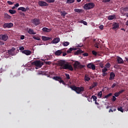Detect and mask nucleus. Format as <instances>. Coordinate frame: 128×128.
<instances>
[{
    "instance_id": "obj_8",
    "label": "nucleus",
    "mask_w": 128,
    "mask_h": 128,
    "mask_svg": "<svg viewBox=\"0 0 128 128\" xmlns=\"http://www.w3.org/2000/svg\"><path fill=\"white\" fill-rule=\"evenodd\" d=\"M0 40L6 42L8 40V36L7 34H0Z\"/></svg>"
},
{
    "instance_id": "obj_11",
    "label": "nucleus",
    "mask_w": 128,
    "mask_h": 128,
    "mask_svg": "<svg viewBox=\"0 0 128 128\" xmlns=\"http://www.w3.org/2000/svg\"><path fill=\"white\" fill-rule=\"evenodd\" d=\"M112 30H118L119 28H120V24H118V23L117 22H114L112 25Z\"/></svg>"
},
{
    "instance_id": "obj_36",
    "label": "nucleus",
    "mask_w": 128,
    "mask_h": 128,
    "mask_svg": "<svg viewBox=\"0 0 128 128\" xmlns=\"http://www.w3.org/2000/svg\"><path fill=\"white\" fill-rule=\"evenodd\" d=\"M105 68H110V63H107L106 65H105Z\"/></svg>"
},
{
    "instance_id": "obj_37",
    "label": "nucleus",
    "mask_w": 128,
    "mask_h": 128,
    "mask_svg": "<svg viewBox=\"0 0 128 128\" xmlns=\"http://www.w3.org/2000/svg\"><path fill=\"white\" fill-rule=\"evenodd\" d=\"M98 96H100V98L102 96V91L99 92L98 94Z\"/></svg>"
},
{
    "instance_id": "obj_32",
    "label": "nucleus",
    "mask_w": 128,
    "mask_h": 128,
    "mask_svg": "<svg viewBox=\"0 0 128 128\" xmlns=\"http://www.w3.org/2000/svg\"><path fill=\"white\" fill-rule=\"evenodd\" d=\"M112 96V93H110L107 95L104 96V98H110V96Z\"/></svg>"
},
{
    "instance_id": "obj_22",
    "label": "nucleus",
    "mask_w": 128,
    "mask_h": 128,
    "mask_svg": "<svg viewBox=\"0 0 128 128\" xmlns=\"http://www.w3.org/2000/svg\"><path fill=\"white\" fill-rule=\"evenodd\" d=\"M28 8H26L24 7H20L18 8V10H22V12H26Z\"/></svg>"
},
{
    "instance_id": "obj_46",
    "label": "nucleus",
    "mask_w": 128,
    "mask_h": 128,
    "mask_svg": "<svg viewBox=\"0 0 128 128\" xmlns=\"http://www.w3.org/2000/svg\"><path fill=\"white\" fill-rule=\"evenodd\" d=\"M14 52H12V51H11L10 50H8V54H10L11 56H14Z\"/></svg>"
},
{
    "instance_id": "obj_50",
    "label": "nucleus",
    "mask_w": 128,
    "mask_h": 128,
    "mask_svg": "<svg viewBox=\"0 0 128 128\" xmlns=\"http://www.w3.org/2000/svg\"><path fill=\"white\" fill-rule=\"evenodd\" d=\"M100 68H104V64H102V62H100Z\"/></svg>"
},
{
    "instance_id": "obj_3",
    "label": "nucleus",
    "mask_w": 128,
    "mask_h": 128,
    "mask_svg": "<svg viewBox=\"0 0 128 128\" xmlns=\"http://www.w3.org/2000/svg\"><path fill=\"white\" fill-rule=\"evenodd\" d=\"M94 8V2H90L88 4H86L84 6V10H92V8Z\"/></svg>"
},
{
    "instance_id": "obj_9",
    "label": "nucleus",
    "mask_w": 128,
    "mask_h": 128,
    "mask_svg": "<svg viewBox=\"0 0 128 128\" xmlns=\"http://www.w3.org/2000/svg\"><path fill=\"white\" fill-rule=\"evenodd\" d=\"M74 66H75V68H76V66H78L79 68H84V65L80 64V63L77 61L75 62L74 64Z\"/></svg>"
},
{
    "instance_id": "obj_62",
    "label": "nucleus",
    "mask_w": 128,
    "mask_h": 128,
    "mask_svg": "<svg viewBox=\"0 0 128 128\" xmlns=\"http://www.w3.org/2000/svg\"><path fill=\"white\" fill-rule=\"evenodd\" d=\"M15 8H18V6H20V4H18V3L14 5Z\"/></svg>"
},
{
    "instance_id": "obj_44",
    "label": "nucleus",
    "mask_w": 128,
    "mask_h": 128,
    "mask_svg": "<svg viewBox=\"0 0 128 128\" xmlns=\"http://www.w3.org/2000/svg\"><path fill=\"white\" fill-rule=\"evenodd\" d=\"M80 22L81 23V24H84V26H86V24H88V23L86 22V21H84V20H81Z\"/></svg>"
},
{
    "instance_id": "obj_28",
    "label": "nucleus",
    "mask_w": 128,
    "mask_h": 128,
    "mask_svg": "<svg viewBox=\"0 0 128 128\" xmlns=\"http://www.w3.org/2000/svg\"><path fill=\"white\" fill-rule=\"evenodd\" d=\"M70 44V42H64L62 43V46H69Z\"/></svg>"
},
{
    "instance_id": "obj_15",
    "label": "nucleus",
    "mask_w": 128,
    "mask_h": 128,
    "mask_svg": "<svg viewBox=\"0 0 128 128\" xmlns=\"http://www.w3.org/2000/svg\"><path fill=\"white\" fill-rule=\"evenodd\" d=\"M53 80H56L57 82H60V80H62V77L58 76H55L52 78Z\"/></svg>"
},
{
    "instance_id": "obj_25",
    "label": "nucleus",
    "mask_w": 128,
    "mask_h": 128,
    "mask_svg": "<svg viewBox=\"0 0 128 128\" xmlns=\"http://www.w3.org/2000/svg\"><path fill=\"white\" fill-rule=\"evenodd\" d=\"M80 54H84V51L82 50H78L76 52H74L75 55Z\"/></svg>"
},
{
    "instance_id": "obj_54",
    "label": "nucleus",
    "mask_w": 128,
    "mask_h": 128,
    "mask_svg": "<svg viewBox=\"0 0 128 128\" xmlns=\"http://www.w3.org/2000/svg\"><path fill=\"white\" fill-rule=\"evenodd\" d=\"M102 2H110V0H102Z\"/></svg>"
},
{
    "instance_id": "obj_4",
    "label": "nucleus",
    "mask_w": 128,
    "mask_h": 128,
    "mask_svg": "<svg viewBox=\"0 0 128 128\" xmlns=\"http://www.w3.org/2000/svg\"><path fill=\"white\" fill-rule=\"evenodd\" d=\"M32 66H35L36 68H42L44 66V64L40 62V60H36L32 62Z\"/></svg>"
},
{
    "instance_id": "obj_63",
    "label": "nucleus",
    "mask_w": 128,
    "mask_h": 128,
    "mask_svg": "<svg viewBox=\"0 0 128 128\" xmlns=\"http://www.w3.org/2000/svg\"><path fill=\"white\" fill-rule=\"evenodd\" d=\"M46 64H52V62H46Z\"/></svg>"
},
{
    "instance_id": "obj_35",
    "label": "nucleus",
    "mask_w": 128,
    "mask_h": 128,
    "mask_svg": "<svg viewBox=\"0 0 128 128\" xmlns=\"http://www.w3.org/2000/svg\"><path fill=\"white\" fill-rule=\"evenodd\" d=\"M118 83H114L111 86V88H114L115 86H118Z\"/></svg>"
},
{
    "instance_id": "obj_60",
    "label": "nucleus",
    "mask_w": 128,
    "mask_h": 128,
    "mask_svg": "<svg viewBox=\"0 0 128 128\" xmlns=\"http://www.w3.org/2000/svg\"><path fill=\"white\" fill-rule=\"evenodd\" d=\"M99 28H100V30H103V28H104V25H100L99 26Z\"/></svg>"
},
{
    "instance_id": "obj_49",
    "label": "nucleus",
    "mask_w": 128,
    "mask_h": 128,
    "mask_svg": "<svg viewBox=\"0 0 128 128\" xmlns=\"http://www.w3.org/2000/svg\"><path fill=\"white\" fill-rule=\"evenodd\" d=\"M126 92V90H121L120 91L118 92V93L120 94H122V92Z\"/></svg>"
},
{
    "instance_id": "obj_58",
    "label": "nucleus",
    "mask_w": 128,
    "mask_h": 128,
    "mask_svg": "<svg viewBox=\"0 0 128 128\" xmlns=\"http://www.w3.org/2000/svg\"><path fill=\"white\" fill-rule=\"evenodd\" d=\"M84 56H88V54L87 52L84 53L83 54Z\"/></svg>"
},
{
    "instance_id": "obj_39",
    "label": "nucleus",
    "mask_w": 128,
    "mask_h": 128,
    "mask_svg": "<svg viewBox=\"0 0 128 128\" xmlns=\"http://www.w3.org/2000/svg\"><path fill=\"white\" fill-rule=\"evenodd\" d=\"M120 93L118 92H116L114 94V96L116 97V98H118V96H120Z\"/></svg>"
},
{
    "instance_id": "obj_61",
    "label": "nucleus",
    "mask_w": 128,
    "mask_h": 128,
    "mask_svg": "<svg viewBox=\"0 0 128 128\" xmlns=\"http://www.w3.org/2000/svg\"><path fill=\"white\" fill-rule=\"evenodd\" d=\"M20 38V40H24V35L21 36Z\"/></svg>"
},
{
    "instance_id": "obj_12",
    "label": "nucleus",
    "mask_w": 128,
    "mask_h": 128,
    "mask_svg": "<svg viewBox=\"0 0 128 128\" xmlns=\"http://www.w3.org/2000/svg\"><path fill=\"white\" fill-rule=\"evenodd\" d=\"M87 68H91V70H96V66L92 63H90L87 65Z\"/></svg>"
},
{
    "instance_id": "obj_6",
    "label": "nucleus",
    "mask_w": 128,
    "mask_h": 128,
    "mask_svg": "<svg viewBox=\"0 0 128 128\" xmlns=\"http://www.w3.org/2000/svg\"><path fill=\"white\" fill-rule=\"evenodd\" d=\"M14 26V24L10 22V23H5L3 24V28H12Z\"/></svg>"
},
{
    "instance_id": "obj_29",
    "label": "nucleus",
    "mask_w": 128,
    "mask_h": 128,
    "mask_svg": "<svg viewBox=\"0 0 128 128\" xmlns=\"http://www.w3.org/2000/svg\"><path fill=\"white\" fill-rule=\"evenodd\" d=\"M9 12L11 14H14L16 12V10H10Z\"/></svg>"
},
{
    "instance_id": "obj_56",
    "label": "nucleus",
    "mask_w": 128,
    "mask_h": 128,
    "mask_svg": "<svg viewBox=\"0 0 128 128\" xmlns=\"http://www.w3.org/2000/svg\"><path fill=\"white\" fill-rule=\"evenodd\" d=\"M11 50V52H14L15 50H16V48L13 47L12 48L11 50Z\"/></svg>"
},
{
    "instance_id": "obj_5",
    "label": "nucleus",
    "mask_w": 128,
    "mask_h": 128,
    "mask_svg": "<svg viewBox=\"0 0 128 128\" xmlns=\"http://www.w3.org/2000/svg\"><path fill=\"white\" fill-rule=\"evenodd\" d=\"M32 24H33L34 26H39V24H40V20L35 18L32 20Z\"/></svg>"
},
{
    "instance_id": "obj_51",
    "label": "nucleus",
    "mask_w": 128,
    "mask_h": 128,
    "mask_svg": "<svg viewBox=\"0 0 128 128\" xmlns=\"http://www.w3.org/2000/svg\"><path fill=\"white\" fill-rule=\"evenodd\" d=\"M98 44H100V43L98 42L96 43L94 45L95 48H98Z\"/></svg>"
},
{
    "instance_id": "obj_45",
    "label": "nucleus",
    "mask_w": 128,
    "mask_h": 128,
    "mask_svg": "<svg viewBox=\"0 0 128 128\" xmlns=\"http://www.w3.org/2000/svg\"><path fill=\"white\" fill-rule=\"evenodd\" d=\"M46 2L50 4V3H52V2H56V0H46Z\"/></svg>"
},
{
    "instance_id": "obj_47",
    "label": "nucleus",
    "mask_w": 128,
    "mask_h": 128,
    "mask_svg": "<svg viewBox=\"0 0 128 128\" xmlns=\"http://www.w3.org/2000/svg\"><path fill=\"white\" fill-rule=\"evenodd\" d=\"M108 70V68H106V67L104 68L102 70V72H106V71Z\"/></svg>"
},
{
    "instance_id": "obj_38",
    "label": "nucleus",
    "mask_w": 128,
    "mask_h": 128,
    "mask_svg": "<svg viewBox=\"0 0 128 128\" xmlns=\"http://www.w3.org/2000/svg\"><path fill=\"white\" fill-rule=\"evenodd\" d=\"M118 112H124V109H122V107L118 108Z\"/></svg>"
},
{
    "instance_id": "obj_13",
    "label": "nucleus",
    "mask_w": 128,
    "mask_h": 128,
    "mask_svg": "<svg viewBox=\"0 0 128 128\" xmlns=\"http://www.w3.org/2000/svg\"><path fill=\"white\" fill-rule=\"evenodd\" d=\"M22 52V54H26V56H30L32 54V51L30 50H24Z\"/></svg>"
},
{
    "instance_id": "obj_34",
    "label": "nucleus",
    "mask_w": 128,
    "mask_h": 128,
    "mask_svg": "<svg viewBox=\"0 0 128 128\" xmlns=\"http://www.w3.org/2000/svg\"><path fill=\"white\" fill-rule=\"evenodd\" d=\"M91 98H93L94 102H96V100H98V98L96 97V96H92Z\"/></svg>"
},
{
    "instance_id": "obj_2",
    "label": "nucleus",
    "mask_w": 128,
    "mask_h": 128,
    "mask_svg": "<svg viewBox=\"0 0 128 128\" xmlns=\"http://www.w3.org/2000/svg\"><path fill=\"white\" fill-rule=\"evenodd\" d=\"M69 88L72 90H74L78 94H82L83 92H84V86H70Z\"/></svg>"
},
{
    "instance_id": "obj_41",
    "label": "nucleus",
    "mask_w": 128,
    "mask_h": 128,
    "mask_svg": "<svg viewBox=\"0 0 128 128\" xmlns=\"http://www.w3.org/2000/svg\"><path fill=\"white\" fill-rule=\"evenodd\" d=\"M92 54H93V56H96L98 55V52H96L95 50H92Z\"/></svg>"
},
{
    "instance_id": "obj_26",
    "label": "nucleus",
    "mask_w": 128,
    "mask_h": 128,
    "mask_svg": "<svg viewBox=\"0 0 128 128\" xmlns=\"http://www.w3.org/2000/svg\"><path fill=\"white\" fill-rule=\"evenodd\" d=\"M114 18H116V16H114V15L109 16H108V20H114Z\"/></svg>"
},
{
    "instance_id": "obj_18",
    "label": "nucleus",
    "mask_w": 128,
    "mask_h": 128,
    "mask_svg": "<svg viewBox=\"0 0 128 128\" xmlns=\"http://www.w3.org/2000/svg\"><path fill=\"white\" fill-rule=\"evenodd\" d=\"M117 62L120 64H124V60L120 56H117Z\"/></svg>"
},
{
    "instance_id": "obj_23",
    "label": "nucleus",
    "mask_w": 128,
    "mask_h": 128,
    "mask_svg": "<svg viewBox=\"0 0 128 128\" xmlns=\"http://www.w3.org/2000/svg\"><path fill=\"white\" fill-rule=\"evenodd\" d=\"M60 14L62 16L65 18L66 16L68 14V12H66V11H61Z\"/></svg>"
},
{
    "instance_id": "obj_17",
    "label": "nucleus",
    "mask_w": 128,
    "mask_h": 128,
    "mask_svg": "<svg viewBox=\"0 0 128 128\" xmlns=\"http://www.w3.org/2000/svg\"><path fill=\"white\" fill-rule=\"evenodd\" d=\"M115 76H116V74H114V72H111L110 73V77L109 78L110 80H114Z\"/></svg>"
},
{
    "instance_id": "obj_43",
    "label": "nucleus",
    "mask_w": 128,
    "mask_h": 128,
    "mask_svg": "<svg viewBox=\"0 0 128 128\" xmlns=\"http://www.w3.org/2000/svg\"><path fill=\"white\" fill-rule=\"evenodd\" d=\"M65 76H66V78H67V80H70V74H65Z\"/></svg>"
},
{
    "instance_id": "obj_53",
    "label": "nucleus",
    "mask_w": 128,
    "mask_h": 128,
    "mask_svg": "<svg viewBox=\"0 0 128 128\" xmlns=\"http://www.w3.org/2000/svg\"><path fill=\"white\" fill-rule=\"evenodd\" d=\"M20 50H22V52H24V46H21L19 48Z\"/></svg>"
},
{
    "instance_id": "obj_7",
    "label": "nucleus",
    "mask_w": 128,
    "mask_h": 128,
    "mask_svg": "<svg viewBox=\"0 0 128 128\" xmlns=\"http://www.w3.org/2000/svg\"><path fill=\"white\" fill-rule=\"evenodd\" d=\"M125 12H128V6H126L124 8L122 7L120 8V12L121 14H122V16H124V14H124Z\"/></svg>"
},
{
    "instance_id": "obj_24",
    "label": "nucleus",
    "mask_w": 128,
    "mask_h": 128,
    "mask_svg": "<svg viewBox=\"0 0 128 128\" xmlns=\"http://www.w3.org/2000/svg\"><path fill=\"white\" fill-rule=\"evenodd\" d=\"M72 50H76V48H70L68 50H67V54H71Z\"/></svg>"
},
{
    "instance_id": "obj_16",
    "label": "nucleus",
    "mask_w": 128,
    "mask_h": 128,
    "mask_svg": "<svg viewBox=\"0 0 128 128\" xmlns=\"http://www.w3.org/2000/svg\"><path fill=\"white\" fill-rule=\"evenodd\" d=\"M60 42V38H54L52 42V44H58Z\"/></svg>"
},
{
    "instance_id": "obj_20",
    "label": "nucleus",
    "mask_w": 128,
    "mask_h": 128,
    "mask_svg": "<svg viewBox=\"0 0 128 128\" xmlns=\"http://www.w3.org/2000/svg\"><path fill=\"white\" fill-rule=\"evenodd\" d=\"M28 34H36V32L34 31V30L30 28L28 30Z\"/></svg>"
},
{
    "instance_id": "obj_59",
    "label": "nucleus",
    "mask_w": 128,
    "mask_h": 128,
    "mask_svg": "<svg viewBox=\"0 0 128 128\" xmlns=\"http://www.w3.org/2000/svg\"><path fill=\"white\" fill-rule=\"evenodd\" d=\"M106 74H108L107 72H102V76H106Z\"/></svg>"
},
{
    "instance_id": "obj_31",
    "label": "nucleus",
    "mask_w": 128,
    "mask_h": 128,
    "mask_svg": "<svg viewBox=\"0 0 128 128\" xmlns=\"http://www.w3.org/2000/svg\"><path fill=\"white\" fill-rule=\"evenodd\" d=\"M116 108L112 107V108L109 110L108 112H116Z\"/></svg>"
},
{
    "instance_id": "obj_33",
    "label": "nucleus",
    "mask_w": 128,
    "mask_h": 128,
    "mask_svg": "<svg viewBox=\"0 0 128 128\" xmlns=\"http://www.w3.org/2000/svg\"><path fill=\"white\" fill-rule=\"evenodd\" d=\"M74 0H67L66 4H74Z\"/></svg>"
},
{
    "instance_id": "obj_55",
    "label": "nucleus",
    "mask_w": 128,
    "mask_h": 128,
    "mask_svg": "<svg viewBox=\"0 0 128 128\" xmlns=\"http://www.w3.org/2000/svg\"><path fill=\"white\" fill-rule=\"evenodd\" d=\"M4 16H5L6 18H10V15H8V14H5Z\"/></svg>"
},
{
    "instance_id": "obj_30",
    "label": "nucleus",
    "mask_w": 128,
    "mask_h": 128,
    "mask_svg": "<svg viewBox=\"0 0 128 128\" xmlns=\"http://www.w3.org/2000/svg\"><path fill=\"white\" fill-rule=\"evenodd\" d=\"M74 11L76 12H78V14H80V12H82V10L76 8L74 10Z\"/></svg>"
},
{
    "instance_id": "obj_14",
    "label": "nucleus",
    "mask_w": 128,
    "mask_h": 128,
    "mask_svg": "<svg viewBox=\"0 0 128 128\" xmlns=\"http://www.w3.org/2000/svg\"><path fill=\"white\" fill-rule=\"evenodd\" d=\"M52 28H48L46 27L43 28L42 29V32H52Z\"/></svg>"
},
{
    "instance_id": "obj_52",
    "label": "nucleus",
    "mask_w": 128,
    "mask_h": 128,
    "mask_svg": "<svg viewBox=\"0 0 128 128\" xmlns=\"http://www.w3.org/2000/svg\"><path fill=\"white\" fill-rule=\"evenodd\" d=\"M60 84H64V86H66V82H64V81L62 80H60Z\"/></svg>"
},
{
    "instance_id": "obj_19",
    "label": "nucleus",
    "mask_w": 128,
    "mask_h": 128,
    "mask_svg": "<svg viewBox=\"0 0 128 128\" xmlns=\"http://www.w3.org/2000/svg\"><path fill=\"white\" fill-rule=\"evenodd\" d=\"M42 40H44V42H48V40H51L52 38L43 36H42Z\"/></svg>"
},
{
    "instance_id": "obj_21",
    "label": "nucleus",
    "mask_w": 128,
    "mask_h": 128,
    "mask_svg": "<svg viewBox=\"0 0 128 128\" xmlns=\"http://www.w3.org/2000/svg\"><path fill=\"white\" fill-rule=\"evenodd\" d=\"M62 54V50H58L55 52L56 56H60Z\"/></svg>"
},
{
    "instance_id": "obj_10",
    "label": "nucleus",
    "mask_w": 128,
    "mask_h": 128,
    "mask_svg": "<svg viewBox=\"0 0 128 128\" xmlns=\"http://www.w3.org/2000/svg\"><path fill=\"white\" fill-rule=\"evenodd\" d=\"M38 4L40 6H48V4L44 1H39Z\"/></svg>"
},
{
    "instance_id": "obj_1",
    "label": "nucleus",
    "mask_w": 128,
    "mask_h": 128,
    "mask_svg": "<svg viewBox=\"0 0 128 128\" xmlns=\"http://www.w3.org/2000/svg\"><path fill=\"white\" fill-rule=\"evenodd\" d=\"M58 66H60V70H69L71 72L74 70V68L68 63L65 64L64 62L62 61L58 62Z\"/></svg>"
},
{
    "instance_id": "obj_64",
    "label": "nucleus",
    "mask_w": 128,
    "mask_h": 128,
    "mask_svg": "<svg viewBox=\"0 0 128 128\" xmlns=\"http://www.w3.org/2000/svg\"><path fill=\"white\" fill-rule=\"evenodd\" d=\"M87 100H88V102H92V98H88Z\"/></svg>"
},
{
    "instance_id": "obj_48",
    "label": "nucleus",
    "mask_w": 128,
    "mask_h": 128,
    "mask_svg": "<svg viewBox=\"0 0 128 128\" xmlns=\"http://www.w3.org/2000/svg\"><path fill=\"white\" fill-rule=\"evenodd\" d=\"M116 96H112V102H116Z\"/></svg>"
},
{
    "instance_id": "obj_27",
    "label": "nucleus",
    "mask_w": 128,
    "mask_h": 128,
    "mask_svg": "<svg viewBox=\"0 0 128 128\" xmlns=\"http://www.w3.org/2000/svg\"><path fill=\"white\" fill-rule=\"evenodd\" d=\"M84 82H89V80H90V78L88 76H86V75L84 76Z\"/></svg>"
},
{
    "instance_id": "obj_42",
    "label": "nucleus",
    "mask_w": 128,
    "mask_h": 128,
    "mask_svg": "<svg viewBox=\"0 0 128 128\" xmlns=\"http://www.w3.org/2000/svg\"><path fill=\"white\" fill-rule=\"evenodd\" d=\"M98 86V82H93L92 86H93V88H96V86Z\"/></svg>"
},
{
    "instance_id": "obj_57",
    "label": "nucleus",
    "mask_w": 128,
    "mask_h": 128,
    "mask_svg": "<svg viewBox=\"0 0 128 128\" xmlns=\"http://www.w3.org/2000/svg\"><path fill=\"white\" fill-rule=\"evenodd\" d=\"M7 4H10V6L13 4L12 2L11 1H8Z\"/></svg>"
},
{
    "instance_id": "obj_40",
    "label": "nucleus",
    "mask_w": 128,
    "mask_h": 128,
    "mask_svg": "<svg viewBox=\"0 0 128 128\" xmlns=\"http://www.w3.org/2000/svg\"><path fill=\"white\" fill-rule=\"evenodd\" d=\"M33 38L34 40H40V38H38V37H37V36H34Z\"/></svg>"
}]
</instances>
